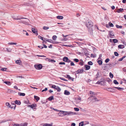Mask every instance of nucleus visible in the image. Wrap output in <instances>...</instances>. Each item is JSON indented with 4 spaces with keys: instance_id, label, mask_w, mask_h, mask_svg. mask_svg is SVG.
Segmentation results:
<instances>
[{
    "instance_id": "nucleus-57",
    "label": "nucleus",
    "mask_w": 126,
    "mask_h": 126,
    "mask_svg": "<svg viewBox=\"0 0 126 126\" xmlns=\"http://www.w3.org/2000/svg\"><path fill=\"white\" fill-rule=\"evenodd\" d=\"M47 88H46L45 89H44L42 91V92H43L45 91H47Z\"/></svg>"
},
{
    "instance_id": "nucleus-25",
    "label": "nucleus",
    "mask_w": 126,
    "mask_h": 126,
    "mask_svg": "<svg viewBox=\"0 0 126 126\" xmlns=\"http://www.w3.org/2000/svg\"><path fill=\"white\" fill-rule=\"evenodd\" d=\"M21 63V61L20 60H17L16 61V63L17 64H19V65Z\"/></svg>"
},
{
    "instance_id": "nucleus-21",
    "label": "nucleus",
    "mask_w": 126,
    "mask_h": 126,
    "mask_svg": "<svg viewBox=\"0 0 126 126\" xmlns=\"http://www.w3.org/2000/svg\"><path fill=\"white\" fill-rule=\"evenodd\" d=\"M52 124H48L47 123H45L43 124V126H52Z\"/></svg>"
},
{
    "instance_id": "nucleus-24",
    "label": "nucleus",
    "mask_w": 126,
    "mask_h": 126,
    "mask_svg": "<svg viewBox=\"0 0 126 126\" xmlns=\"http://www.w3.org/2000/svg\"><path fill=\"white\" fill-rule=\"evenodd\" d=\"M85 67L86 68L85 70H87L90 69V66L89 65H85Z\"/></svg>"
},
{
    "instance_id": "nucleus-26",
    "label": "nucleus",
    "mask_w": 126,
    "mask_h": 126,
    "mask_svg": "<svg viewBox=\"0 0 126 126\" xmlns=\"http://www.w3.org/2000/svg\"><path fill=\"white\" fill-rule=\"evenodd\" d=\"M18 94L19 95L22 96H24L25 95V94L24 93H22L21 92H19Z\"/></svg>"
},
{
    "instance_id": "nucleus-55",
    "label": "nucleus",
    "mask_w": 126,
    "mask_h": 126,
    "mask_svg": "<svg viewBox=\"0 0 126 126\" xmlns=\"http://www.w3.org/2000/svg\"><path fill=\"white\" fill-rule=\"evenodd\" d=\"M73 60L76 62L77 63H78L79 62V60L77 59H74Z\"/></svg>"
},
{
    "instance_id": "nucleus-49",
    "label": "nucleus",
    "mask_w": 126,
    "mask_h": 126,
    "mask_svg": "<svg viewBox=\"0 0 126 126\" xmlns=\"http://www.w3.org/2000/svg\"><path fill=\"white\" fill-rule=\"evenodd\" d=\"M88 64L89 65H92L93 64V63L92 62L90 61L88 62Z\"/></svg>"
},
{
    "instance_id": "nucleus-46",
    "label": "nucleus",
    "mask_w": 126,
    "mask_h": 126,
    "mask_svg": "<svg viewBox=\"0 0 126 126\" xmlns=\"http://www.w3.org/2000/svg\"><path fill=\"white\" fill-rule=\"evenodd\" d=\"M74 109L76 111H79V109L78 108H74Z\"/></svg>"
},
{
    "instance_id": "nucleus-3",
    "label": "nucleus",
    "mask_w": 126,
    "mask_h": 126,
    "mask_svg": "<svg viewBox=\"0 0 126 126\" xmlns=\"http://www.w3.org/2000/svg\"><path fill=\"white\" fill-rule=\"evenodd\" d=\"M61 111V112L67 113L68 115L69 116L72 115L76 114L75 112H72L71 111Z\"/></svg>"
},
{
    "instance_id": "nucleus-8",
    "label": "nucleus",
    "mask_w": 126,
    "mask_h": 126,
    "mask_svg": "<svg viewBox=\"0 0 126 126\" xmlns=\"http://www.w3.org/2000/svg\"><path fill=\"white\" fill-rule=\"evenodd\" d=\"M63 61L66 62L68 63H70L71 62V61L69 60L68 57H64L63 58Z\"/></svg>"
},
{
    "instance_id": "nucleus-52",
    "label": "nucleus",
    "mask_w": 126,
    "mask_h": 126,
    "mask_svg": "<svg viewBox=\"0 0 126 126\" xmlns=\"http://www.w3.org/2000/svg\"><path fill=\"white\" fill-rule=\"evenodd\" d=\"M94 98L93 99V101H98V100L97 99V98L95 97H94Z\"/></svg>"
},
{
    "instance_id": "nucleus-33",
    "label": "nucleus",
    "mask_w": 126,
    "mask_h": 126,
    "mask_svg": "<svg viewBox=\"0 0 126 126\" xmlns=\"http://www.w3.org/2000/svg\"><path fill=\"white\" fill-rule=\"evenodd\" d=\"M97 62L99 65H101L102 63V61L100 60H98Z\"/></svg>"
},
{
    "instance_id": "nucleus-19",
    "label": "nucleus",
    "mask_w": 126,
    "mask_h": 126,
    "mask_svg": "<svg viewBox=\"0 0 126 126\" xmlns=\"http://www.w3.org/2000/svg\"><path fill=\"white\" fill-rule=\"evenodd\" d=\"M118 47L119 48L122 49L125 47V46L123 45H119L118 46Z\"/></svg>"
},
{
    "instance_id": "nucleus-37",
    "label": "nucleus",
    "mask_w": 126,
    "mask_h": 126,
    "mask_svg": "<svg viewBox=\"0 0 126 126\" xmlns=\"http://www.w3.org/2000/svg\"><path fill=\"white\" fill-rule=\"evenodd\" d=\"M113 83L115 84H119L118 82L116 80H114Z\"/></svg>"
},
{
    "instance_id": "nucleus-56",
    "label": "nucleus",
    "mask_w": 126,
    "mask_h": 126,
    "mask_svg": "<svg viewBox=\"0 0 126 126\" xmlns=\"http://www.w3.org/2000/svg\"><path fill=\"white\" fill-rule=\"evenodd\" d=\"M79 65H83V62L82 61H81V62H79Z\"/></svg>"
},
{
    "instance_id": "nucleus-31",
    "label": "nucleus",
    "mask_w": 126,
    "mask_h": 126,
    "mask_svg": "<svg viewBox=\"0 0 126 126\" xmlns=\"http://www.w3.org/2000/svg\"><path fill=\"white\" fill-rule=\"evenodd\" d=\"M57 37L56 36L54 35L53 36L52 38L53 40H56L57 38Z\"/></svg>"
},
{
    "instance_id": "nucleus-42",
    "label": "nucleus",
    "mask_w": 126,
    "mask_h": 126,
    "mask_svg": "<svg viewBox=\"0 0 126 126\" xmlns=\"http://www.w3.org/2000/svg\"><path fill=\"white\" fill-rule=\"evenodd\" d=\"M116 27L117 28H122V26H119L118 25H116Z\"/></svg>"
},
{
    "instance_id": "nucleus-22",
    "label": "nucleus",
    "mask_w": 126,
    "mask_h": 126,
    "mask_svg": "<svg viewBox=\"0 0 126 126\" xmlns=\"http://www.w3.org/2000/svg\"><path fill=\"white\" fill-rule=\"evenodd\" d=\"M44 39L45 40H46L48 42H50V43H51L52 42V40H51L49 39H47L46 38H44Z\"/></svg>"
},
{
    "instance_id": "nucleus-2",
    "label": "nucleus",
    "mask_w": 126,
    "mask_h": 126,
    "mask_svg": "<svg viewBox=\"0 0 126 126\" xmlns=\"http://www.w3.org/2000/svg\"><path fill=\"white\" fill-rule=\"evenodd\" d=\"M86 27L89 28L91 27L93 25V23L91 21L89 20L86 23Z\"/></svg>"
},
{
    "instance_id": "nucleus-36",
    "label": "nucleus",
    "mask_w": 126,
    "mask_h": 126,
    "mask_svg": "<svg viewBox=\"0 0 126 126\" xmlns=\"http://www.w3.org/2000/svg\"><path fill=\"white\" fill-rule=\"evenodd\" d=\"M113 42L114 43H117L118 42V40L115 39H112Z\"/></svg>"
},
{
    "instance_id": "nucleus-7",
    "label": "nucleus",
    "mask_w": 126,
    "mask_h": 126,
    "mask_svg": "<svg viewBox=\"0 0 126 126\" xmlns=\"http://www.w3.org/2000/svg\"><path fill=\"white\" fill-rule=\"evenodd\" d=\"M109 35L110 38H114V34L112 31H109Z\"/></svg>"
},
{
    "instance_id": "nucleus-9",
    "label": "nucleus",
    "mask_w": 126,
    "mask_h": 126,
    "mask_svg": "<svg viewBox=\"0 0 126 126\" xmlns=\"http://www.w3.org/2000/svg\"><path fill=\"white\" fill-rule=\"evenodd\" d=\"M115 88L114 87L113 88H108V89H107V90L111 92H114L115 90Z\"/></svg>"
},
{
    "instance_id": "nucleus-4",
    "label": "nucleus",
    "mask_w": 126,
    "mask_h": 126,
    "mask_svg": "<svg viewBox=\"0 0 126 126\" xmlns=\"http://www.w3.org/2000/svg\"><path fill=\"white\" fill-rule=\"evenodd\" d=\"M37 105L36 104H33L32 105H29L28 106V107H31L32 109H33L34 110H36V108H35L36 107Z\"/></svg>"
},
{
    "instance_id": "nucleus-63",
    "label": "nucleus",
    "mask_w": 126,
    "mask_h": 126,
    "mask_svg": "<svg viewBox=\"0 0 126 126\" xmlns=\"http://www.w3.org/2000/svg\"><path fill=\"white\" fill-rule=\"evenodd\" d=\"M102 82V81H98L96 83L97 84H101V83Z\"/></svg>"
},
{
    "instance_id": "nucleus-6",
    "label": "nucleus",
    "mask_w": 126,
    "mask_h": 126,
    "mask_svg": "<svg viewBox=\"0 0 126 126\" xmlns=\"http://www.w3.org/2000/svg\"><path fill=\"white\" fill-rule=\"evenodd\" d=\"M34 67L36 69L40 70L42 68V65L41 64L35 65Z\"/></svg>"
},
{
    "instance_id": "nucleus-18",
    "label": "nucleus",
    "mask_w": 126,
    "mask_h": 126,
    "mask_svg": "<svg viewBox=\"0 0 126 126\" xmlns=\"http://www.w3.org/2000/svg\"><path fill=\"white\" fill-rule=\"evenodd\" d=\"M15 101H13L12 102V106L13 107V108L14 107V110H15L16 107V105L15 104Z\"/></svg>"
},
{
    "instance_id": "nucleus-62",
    "label": "nucleus",
    "mask_w": 126,
    "mask_h": 126,
    "mask_svg": "<svg viewBox=\"0 0 126 126\" xmlns=\"http://www.w3.org/2000/svg\"><path fill=\"white\" fill-rule=\"evenodd\" d=\"M70 65L71 66H74L75 65V64L73 62H71L70 63Z\"/></svg>"
},
{
    "instance_id": "nucleus-20",
    "label": "nucleus",
    "mask_w": 126,
    "mask_h": 126,
    "mask_svg": "<svg viewBox=\"0 0 126 126\" xmlns=\"http://www.w3.org/2000/svg\"><path fill=\"white\" fill-rule=\"evenodd\" d=\"M55 89L57 90L58 92H60L61 90V89L58 86H57Z\"/></svg>"
},
{
    "instance_id": "nucleus-23",
    "label": "nucleus",
    "mask_w": 126,
    "mask_h": 126,
    "mask_svg": "<svg viewBox=\"0 0 126 126\" xmlns=\"http://www.w3.org/2000/svg\"><path fill=\"white\" fill-rule=\"evenodd\" d=\"M57 18L59 19H62L63 18V16H57Z\"/></svg>"
},
{
    "instance_id": "nucleus-28",
    "label": "nucleus",
    "mask_w": 126,
    "mask_h": 126,
    "mask_svg": "<svg viewBox=\"0 0 126 126\" xmlns=\"http://www.w3.org/2000/svg\"><path fill=\"white\" fill-rule=\"evenodd\" d=\"M124 11V9L123 8H120L117 11L118 13H120L121 12H122Z\"/></svg>"
},
{
    "instance_id": "nucleus-27",
    "label": "nucleus",
    "mask_w": 126,
    "mask_h": 126,
    "mask_svg": "<svg viewBox=\"0 0 126 126\" xmlns=\"http://www.w3.org/2000/svg\"><path fill=\"white\" fill-rule=\"evenodd\" d=\"M34 98L36 99L37 101H38L39 100L40 98L38 96L35 95L34 96Z\"/></svg>"
},
{
    "instance_id": "nucleus-11",
    "label": "nucleus",
    "mask_w": 126,
    "mask_h": 126,
    "mask_svg": "<svg viewBox=\"0 0 126 126\" xmlns=\"http://www.w3.org/2000/svg\"><path fill=\"white\" fill-rule=\"evenodd\" d=\"M2 81H3L4 83H5L7 85H10L11 84V82L9 81H4V80H2Z\"/></svg>"
},
{
    "instance_id": "nucleus-53",
    "label": "nucleus",
    "mask_w": 126,
    "mask_h": 126,
    "mask_svg": "<svg viewBox=\"0 0 126 126\" xmlns=\"http://www.w3.org/2000/svg\"><path fill=\"white\" fill-rule=\"evenodd\" d=\"M99 77H100L99 74L98 72L96 75V77L97 78Z\"/></svg>"
},
{
    "instance_id": "nucleus-58",
    "label": "nucleus",
    "mask_w": 126,
    "mask_h": 126,
    "mask_svg": "<svg viewBox=\"0 0 126 126\" xmlns=\"http://www.w3.org/2000/svg\"><path fill=\"white\" fill-rule=\"evenodd\" d=\"M59 64H65V63L64 62H61Z\"/></svg>"
},
{
    "instance_id": "nucleus-14",
    "label": "nucleus",
    "mask_w": 126,
    "mask_h": 126,
    "mask_svg": "<svg viewBox=\"0 0 126 126\" xmlns=\"http://www.w3.org/2000/svg\"><path fill=\"white\" fill-rule=\"evenodd\" d=\"M15 104L18 105H20L21 104V102L19 100H16L15 101Z\"/></svg>"
},
{
    "instance_id": "nucleus-60",
    "label": "nucleus",
    "mask_w": 126,
    "mask_h": 126,
    "mask_svg": "<svg viewBox=\"0 0 126 126\" xmlns=\"http://www.w3.org/2000/svg\"><path fill=\"white\" fill-rule=\"evenodd\" d=\"M69 79H71V80H72V81H73L74 79V78L70 77V78Z\"/></svg>"
},
{
    "instance_id": "nucleus-40",
    "label": "nucleus",
    "mask_w": 126,
    "mask_h": 126,
    "mask_svg": "<svg viewBox=\"0 0 126 126\" xmlns=\"http://www.w3.org/2000/svg\"><path fill=\"white\" fill-rule=\"evenodd\" d=\"M53 99V97L52 96H51L48 98V99L50 101H51Z\"/></svg>"
},
{
    "instance_id": "nucleus-10",
    "label": "nucleus",
    "mask_w": 126,
    "mask_h": 126,
    "mask_svg": "<svg viewBox=\"0 0 126 126\" xmlns=\"http://www.w3.org/2000/svg\"><path fill=\"white\" fill-rule=\"evenodd\" d=\"M83 71V69H79L77 71H76V73L78 74L79 73H82Z\"/></svg>"
},
{
    "instance_id": "nucleus-61",
    "label": "nucleus",
    "mask_w": 126,
    "mask_h": 126,
    "mask_svg": "<svg viewBox=\"0 0 126 126\" xmlns=\"http://www.w3.org/2000/svg\"><path fill=\"white\" fill-rule=\"evenodd\" d=\"M60 79L63 80L64 81H66L67 80L65 79L64 78H63L60 77Z\"/></svg>"
},
{
    "instance_id": "nucleus-17",
    "label": "nucleus",
    "mask_w": 126,
    "mask_h": 126,
    "mask_svg": "<svg viewBox=\"0 0 126 126\" xmlns=\"http://www.w3.org/2000/svg\"><path fill=\"white\" fill-rule=\"evenodd\" d=\"M32 31L33 33L37 34V35H38V33H37V31L34 28H32Z\"/></svg>"
},
{
    "instance_id": "nucleus-35",
    "label": "nucleus",
    "mask_w": 126,
    "mask_h": 126,
    "mask_svg": "<svg viewBox=\"0 0 126 126\" xmlns=\"http://www.w3.org/2000/svg\"><path fill=\"white\" fill-rule=\"evenodd\" d=\"M109 75H110V77L111 78H113V75L110 72V73Z\"/></svg>"
},
{
    "instance_id": "nucleus-44",
    "label": "nucleus",
    "mask_w": 126,
    "mask_h": 126,
    "mask_svg": "<svg viewBox=\"0 0 126 126\" xmlns=\"http://www.w3.org/2000/svg\"><path fill=\"white\" fill-rule=\"evenodd\" d=\"M91 57H93V58H95L96 57V55L95 54H91Z\"/></svg>"
},
{
    "instance_id": "nucleus-32",
    "label": "nucleus",
    "mask_w": 126,
    "mask_h": 126,
    "mask_svg": "<svg viewBox=\"0 0 126 126\" xmlns=\"http://www.w3.org/2000/svg\"><path fill=\"white\" fill-rule=\"evenodd\" d=\"M16 44H17V43H14V42L9 43L8 44L11 45H16Z\"/></svg>"
},
{
    "instance_id": "nucleus-54",
    "label": "nucleus",
    "mask_w": 126,
    "mask_h": 126,
    "mask_svg": "<svg viewBox=\"0 0 126 126\" xmlns=\"http://www.w3.org/2000/svg\"><path fill=\"white\" fill-rule=\"evenodd\" d=\"M110 61V59H106L105 61V62L106 63H108Z\"/></svg>"
},
{
    "instance_id": "nucleus-45",
    "label": "nucleus",
    "mask_w": 126,
    "mask_h": 126,
    "mask_svg": "<svg viewBox=\"0 0 126 126\" xmlns=\"http://www.w3.org/2000/svg\"><path fill=\"white\" fill-rule=\"evenodd\" d=\"M109 26L110 27H113V24L110 22H109Z\"/></svg>"
},
{
    "instance_id": "nucleus-48",
    "label": "nucleus",
    "mask_w": 126,
    "mask_h": 126,
    "mask_svg": "<svg viewBox=\"0 0 126 126\" xmlns=\"http://www.w3.org/2000/svg\"><path fill=\"white\" fill-rule=\"evenodd\" d=\"M114 55H115V56H118L119 55L118 53L117 52H114Z\"/></svg>"
},
{
    "instance_id": "nucleus-51",
    "label": "nucleus",
    "mask_w": 126,
    "mask_h": 126,
    "mask_svg": "<svg viewBox=\"0 0 126 126\" xmlns=\"http://www.w3.org/2000/svg\"><path fill=\"white\" fill-rule=\"evenodd\" d=\"M12 92V90L10 89H8L7 91L8 93H10Z\"/></svg>"
},
{
    "instance_id": "nucleus-16",
    "label": "nucleus",
    "mask_w": 126,
    "mask_h": 126,
    "mask_svg": "<svg viewBox=\"0 0 126 126\" xmlns=\"http://www.w3.org/2000/svg\"><path fill=\"white\" fill-rule=\"evenodd\" d=\"M81 98L80 97H79L76 99V102L77 103H79L81 101Z\"/></svg>"
},
{
    "instance_id": "nucleus-38",
    "label": "nucleus",
    "mask_w": 126,
    "mask_h": 126,
    "mask_svg": "<svg viewBox=\"0 0 126 126\" xmlns=\"http://www.w3.org/2000/svg\"><path fill=\"white\" fill-rule=\"evenodd\" d=\"M8 121V120H3L2 121H0V124L2 123H4V122H5L7 121Z\"/></svg>"
},
{
    "instance_id": "nucleus-34",
    "label": "nucleus",
    "mask_w": 126,
    "mask_h": 126,
    "mask_svg": "<svg viewBox=\"0 0 126 126\" xmlns=\"http://www.w3.org/2000/svg\"><path fill=\"white\" fill-rule=\"evenodd\" d=\"M84 125L83 122H81L79 124V126H83Z\"/></svg>"
},
{
    "instance_id": "nucleus-43",
    "label": "nucleus",
    "mask_w": 126,
    "mask_h": 126,
    "mask_svg": "<svg viewBox=\"0 0 126 126\" xmlns=\"http://www.w3.org/2000/svg\"><path fill=\"white\" fill-rule=\"evenodd\" d=\"M57 87V86L55 85H52L51 87L52 88L55 89Z\"/></svg>"
},
{
    "instance_id": "nucleus-47",
    "label": "nucleus",
    "mask_w": 126,
    "mask_h": 126,
    "mask_svg": "<svg viewBox=\"0 0 126 126\" xmlns=\"http://www.w3.org/2000/svg\"><path fill=\"white\" fill-rule=\"evenodd\" d=\"M38 37L39 38L41 39L43 41H44V40H43V38L40 35H38Z\"/></svg>"
},
{
    "instance_id": "nucleus-29",
    "label": "nucleus",
    "mask_w": 126,
    "mask_h": 126,
    "mask_svg": "<svg viewBox=\"0 0 126 126\" xmlns=\"http://www.w3.org/2000/svg\"><path fill=\"white\" fill-rule=\"evenodd\" d=\"M23 33L24 34H26L27 36L29 35V34L26 31L24 30H23Z\"/></svg>"
},
{
    "instance_id": "nucleus-1",
    "label": "nucleus",
    "mask_w": 126,
    "mask_h": 126,
    "mask_svg": "<svg viewBox=\"0 0 126 126\" xmlns=\"http://www.w3.org/2000/svg\"><path fill=\"white\" fill-rule=\"evenodd\" d=\"M22 18V19H25V20H21L20 21V23H23L26 25H29V21L28 19L24 18Z\"/></svg>"
},
{
    "instance_id": "nucleus-59",
    "label": "nucleus",
    "mask_w": 126,
    "mask_h": 126,
    "mask_svg": "<svg viewBox=\"0 0 126 126\" xmlns=\"http://www.w3.org/2000/svg\"><path fill=\"white\" fill-rule=\"evenodd\" d=\"M122 80L124 81V83L126 84V80L124 79H123Z\"/></svg>"
},
{
    "instance_id": "nucleus-39",
    "label": "nucleus",
    "mask_w": 126,
    "mask_h": 126,
    "mask_svg": "<svg viewBox=\"0 0 126 126\" xmlns=\"http://www.w3.org/2000/svg\"><path fill=\"white\" fill-rule=\"evenodd\" d=\"M7 69V68H3L1 69V70L3 71H6Z\"/></svg>"
},
{
    "instance_id": "nucleus-13",
    "label": "nucleus",
    "mask_w": 126,
    "mask_h": 126,
    "mask_svg": "<svg viewBox=\"0 0 126 126\" xmlns=\"http://www.w3.org/2000/svg\"><path fill=\"white\" fill-rule=\"evenodd\" d=\"M64 94L65 95H69L70 94V93L69 91L67 90H65L64 91Z\"/></svg>"
},
{
    "instance_id": "nucleus-5",
    "label": "nucleus",
    "mask_w": 126,
    "mask_h": 126,
    "mask_svg": "<svg viewBox=\"0 0 126 126\" xmlns=\"http://www.w3.org/2000/svg\"><path fill=\"white\" fill-rule=\"evenodd\" d=\"M28 123H24L19 124H15L14 126H27Z\"/></svg>"
},
{
    "instance_id": "nucleus-64",
    "label": "nucleus",
    "mask_w": 126,
    "mask_h": 126,
    "mask_svg": "<svg viewBox=\"0 0 126 126\" xmlns=\"http://www.w3.org/2000/svg\"><path fill=\"white\" fill-rule=\"evenodd\" d=\"M75 123H72L71 125V126H75Z\"/></svg>"
},
{
    "instance_id": "nucleus-30",
    "label": "nucleus",
    "mask_w": 126,
    "mask_h": 126,
    "mask_svg": "<svg viewBox=\"0 0 126 126\" xmlns=\"http://www.w3.org/2000/svg\"><path fill=\"white\" fill-rule=\"evenodd\" d=\"M6 49L7 51H8V52H11L12 50V49L10 48H7Z\"/></svg>"
},
{
    "instance_id": "nucleus-15",
    "label": "nucleus",
    "mask_w": 126,
    "mask_h": 126,
    "mask_svg": "<svg viewBox=\"0 0 126 126\" xmlns=\"http://www.w3.org/2000/svg\"><path fill=\"white\" fill-rule=\"evenodd\" d=\"M6 104L7 106L9 107V108H10L11 109L13 108V106H11L10 105L9 103L7 102L6 103Z\"/></svg>"
},
{
    "instance_id": "nucleus-41",
    "label": "nucleus",
    "mask_w": 126,
    "mask_h": 126,
    "mask_svg": "<svg viewBox=\"0 0 126 126\" xmlns=\"http://www.w3.org/2000/svg\"><path fill=\"white\" fill-rule=\"evenodd\" d=\"M49 29L48 27L47 26H44L43 28V29L44 30H47Z\"/></svg>"
},
{
    "instance_id": "nucleus-12",
    "label": "nucleus",
    "mask_w": 126,
    "mask_h": 126,
    "mask_svg": "<svg viewBox=\"0 0 126 126\" xmlns=\"http://www.w3.org/2000/svg\"><path fill=\"white\" fill-rule=\"evenodd\" d=\"M47 59L49 62H51L52 63H55L56 62V61L55 60L53 59H50L48 58H47Z\"/></svg>"
},
{
    "instance_id": "nucleus-50",
    "label": "nucleus",
    "mask_w": 126,
    "mask_h": 126,
    "mask_svg": "<svg viewBox=\"0 0 126 126\" xmlns=\"http://www.w3.org/2000/svg\"><path fill=\"white\" fill-rule=\"evenodd\" d=\"M114 88H115L117 89L118 90H121L122 89H123V88L118 87H114Z\"/></svg>"
}]
</instances>
